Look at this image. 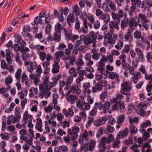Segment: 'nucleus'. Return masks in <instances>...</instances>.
Instances as JSON below:
<instances>
[{"instance_id":"obj_1","label":"nucleus","mask_w":152,"mask_h":152,"mask_svg":"<svg viewBox=\"0 0 152 152\" xmlns=\"http://www.w3.org/2000/svg\"><path fill=\"white\" fill-rule=\"evenodd\" d=\"M138 22L139 20L137 17L129 19V18L125 17L121 22V28L122 29L124 30L129 26L130 28L134 29L137 26Z\"/></svg>"},{"instance_id":"obj_2","label":"nucleus","mask_w":152,"mask_h":152,"mask_svg":"<svg viewBox=\"0 0 152 152\" xmlns=\"http://www.w3.org/2000/svg\"><path fill=\"white\" fill-rule=\"evenodd\" d=\"M80 131V129L77 126L72 127V129H67L68 135L63 137L64 142L67 143H70L71 140L74 141L75 140L78 136V133Z\"/></svg>"},{"instance_id":"obj_3","label":"nucleus","mask_w":152,"mask_h":152,"mask_svg":"<svg viewBox=\"0 0 152 152\" xmlns=\"http://www.w3.org/2000/svg\"><path fill=\"white\" fill-rule=\"evenodd\" d=\"M88 102L83 103L81 104L80 102H78V104L77 106L79 108L81 109L83 111L88 110L90 109L91 106L93 104L94 102V100L91 97H88L87 99Z\"/></svg>"},{"instance_id":"obj_4","label":"nucleus","mask_w":152,"mask_h":152,"mask_svg":"<svg viewBox=\"0 0 152 152\" xmlns=\"http://www.w3.org/2000/svg\"><path fill=\"white\" fill-rule=\"evenodd\" d=\"M131 84L130 82H126L123 83L121 85V88L120 92L121 94L129 96L131 93L130 91L132 89L130 86Z\"/></svg>"},{"instance_id":"obj_5","label":"nucleus","mask_w":152,"mask_h":152,"mask_svg":"<svg viewBox=\"0 0 152 152\" xmlns=\"http://www.w3.org/2000/svg\"><path fill=\"white\" fill-rule=\"evenodd\" d=\"M120 23L118 22L111 21L109 22V26L110 29V32L114 33L115 30H118L119 29V25Z\"/></svg>"},{"instance_id":"obj_6","label":"nucleus","mask_w":152,"mask_h":152,"mask_svg":"<svg viewBox=\"0 0 152 152\" xmlns=\"http://www.w3.org/2000/svg\"><path fill=\"white\" fill-rule=\"evenodd\" d=\"M107 138L104 137H102L100 142L99 145V147L100 148L99 150V152H104L106 148V147L105 146L107 143Z\"/></svg>"},{"instance_id":"obj_7","label":"nucleus","mask_w":152,"mask_h":152,"mask_svg":"<svg viewBox=\"0 0 152 152\" xmlns=\"http://www.w3.org/2000/svg\"><path fill=\"white\" fill-rule=\"evenodd\" d=\"M39 96L41 98H43L44 96L45 98H48L50 95L51 93L49 91L50 90L49 89L44 88L43 89H39Z\"/></svg>"},{"instance_id":"obj_8","label":"nucleus","mask_w":152,"mask_h":152,"mask_svg":"<svg viewBox=\"0 0 152 152\" xmlns=\"http://www.w3.org/2000/svg\"><path fill=\"white\" fill-rule=\"evenodd\" d=\"M109 118L108 116H106L96 120L94 121V124L96 126H99L104 124L105 121L109 119Z\"/></svg>"},{"instance_id":"obj_9","label":"nucleus","mask_w":152,"mask_h":152,"mask_svg":"<svg viewBox=\"0 0 152 152\" xmlns=\"http://www.w3.org/2000/svg\"><path fill=\"white\" fill-rule=\"evenodd\" d=\"M81 92V91L79 88V87L77 85H74L72 86L69 89V91L67 92L66 96H67L70 93H73L75 94H79Z\"/></svg>"},{"instance_id":"obj_10","label":"nucleus","mask_w":152,"mask_h":152,"mask_svg":"<svg viewBox=\"0 0 152 152\" xmlns=\"http://www.w3.org/2000/svg\"><path fill=\"white\" fill-rule=\"evenodd\" d=\"M138 19L139 20V22L137 24V26H139L141 30L143 31L145 29L146 30H147L148 29V27L150 23V21L149 20H148L142 22L141 23L142 24H141L140 23V19L138 18Z\"/></svg>"},{"instance_id":"obj_11","label":"nucleus","mask_w":152,"mask_h":152,"mask_svg":"<svg viewBox=\"0 0 152 152\" xmlns=\"http://www.w3.org/2000/svg\"><path fill=\"white\" fill-rule=\"evenodd\" d=\"M14 37L15 38V41H16L17 43L20 44L22 47H25L26 45V42L23 40L21 36L18 34H15Z\"/></svg>"},{"instance_id":"obj_12","label":"nucleus","mask_w":152,"mask_h":152,"mask_svg":"<svg viewBox=\"0 0 152 152\" xmlns=\"http://www.w3.org/2000/svg\"><path fill=\"white\" fill-rule=\"evenodd\" d=\"M129 130L127 128L125 129L123 131L120 132L118 134L116 138L118 139H121L127 136L129 133Z\"/></svg>"},{"instance_id":"obj_13","label":"nucleus","mask_w":152,"mask_h":152,"mask_svg":"<svg viewBox=\"0 0 152 152\" xmlns=\"http://www.w3.org/2000/svg\"><path fill=\"white\" fill-rule=\"evenodd\" d=\"M102 85L97 83L92 87V92L93 93H95L102 91Z\"/></svg>"},{"instance_id":"obj_14","label":"nucleus","mask_w":152,"mask_h":152,"mask_svg":"<svg viewBox=\"0 0 152 152\" xmlns=\"http://www.w3.org/2000/svg\"><path fill=\"white\" fill-rule=\"evenodd\" d=\"M80 39H83L84 44L86 46H87L90 44L93 43L90 36H84L82 35L80 37Z\"/></svg>"},{"instance_id":"obj_15","label":"nucleus","mask_w":152,"mask_h":152,"mask_svg":"<svg viewBox=\"0 0 152 152\" xmlns=\"http://www.w3.org/2000/svg\"><path fill=\"white\" fill-rule=\"evenodd\" d=\"M33 118V116L31 115L28 114V112L27 110L26 111L23 116L22 121H25L24 123L26 124L28 121L32 120Z\"/></svg>"},{"instance_id":"obj_16","label":"nucleus","mask_w":152,"mask_h":152,"mask_svg":"<svg viewBox=\"0 0 152 152\" xmlns=\"http://www.w3.org/2000/svg\"><path fill=\"white\" fill-rule=\"evenodd\" d=\"M88 140V134L87 131H84L82 137H80L79 139V142L80 144L84 143V141H87Z\"/></svg>"},{"instance_id":"obj_17","label":"nucleus","mask_w":152,"mask_h":152,"mask_svg":"<svg viewBox=\"0 0 152 152\" xmlns=\"http://www.w3.org/2000/svg\"><path fill=\"white\" fill-rule=\"evenodd\" d=\"M62 112L66 117H72L74 114V112L71 108H69L67 110L66 109H64Z\"/></svg>"},{"instance_id":"obj_18","label":"nucleus","mask_w":152,"mask_h":152,"mask_svg":"<svg viewBox=\"0 0 152 152\" xmlns=\"http://www.w3.org/2000/svg\"><path fill=\"white\" fill-rule=\"evenodd\" d=\"M75 20V15L73 13H71L68 16L67 21V23L70 26L71 23H74Z\"/></svg>"},{"instance_id":"obj_19","label":"nucleus","mask_w":152,"mask_h":152,"mask_svg":"<svg viewBox=\"0 0 152 152\" xmlns=\"http://www.w3.org/2000/svg\"><path fill=\"white\" fill-rule=\"evenodd\" d=\"M42 121L41 118H37V123L35 126V129L39 132H42Z\"/></svg>"},{"instance_id":"obj_20","label":"nucleus","mask_w":152,"mask_h":152,"mask_svg":"<svg viewBox=\"0 0 152 152\" xmlns=\"http://www.w3.org/2000/svg\"><path fill=\"white\" fill-rule=\"evenodd\" d=\"M99 18L100 19L103 20L106 24L108 23L110 20L109 15L104 13L102 14Z\"/></svg>"},{"instance_id":"obj_21","label":"nucleus","mask_w":152,"mask_h":152,"mask_svg":"<svg viewBox=\"0 0 152 152\" xmlns=\"http://www.w3.org/2000/svg\"><path fill=\"white\" fill-rule=\"evenodd\" d=\"M53 58V56L50 54H47L46 58L47 61L44 62L42 64L43 66L45 67H48L50 64L49 61Z\"/></svg>"},{"instance_id":"obj_22","label":"nucleus","mask_w":152,"mask_h":152,"mask_svg":"<svg viewBox=\"0 0 152 152\" xmlns=\"http://www.w3.org/2000/svg\"><path fill=\"white\" fill-rule=\"evenodd\" d=\"M65 28L64 26L59 22H58L55 26V32L61 33V30L62 29L64 31Z\"/></svg>"},{"instance_id":"obj_23","label":"nucleus","mask_w":152,"mask_h":152,"mask_svg":"<svg viewBox=\"0 0 152 152\" xmlns=\"http://www.w3.org/2000/svg\"><path fill=\"white\" fill-rule=\"evenodd\" d=\"M106 73L107 74L109 75V78L112 79H114L115 78L118 79L119 76L117 73H114L113 72H110V71L106 70Z\"/></svg>"},{"instance_id":"obj_24","label":"nucleus","mask_w":152,"mask_h":152,"mask_svg":"<svg viewBox=\"0 0 152 152\" xmlns=\"http://www.w3.org/2000/svg\"><path fill=\"white\" fill-rule=\"evenodd\" d=\"M129 129L131 134L135 135L138 132V129L135 125H130Z\"/></svg>"},{"instance_id":"obj_25","label":"nucleus","mask_w":152,"mask_h":152,"mask_svg":"<svg viewBox=\"0 0 152 152\" xmlns=\"http://www.w3.org/2000/svg\"><path fill=\"white\" fill-rule=\"evenodd\" d=\"M36 75L31 74L29 75V77L31 79L33 80L34 84L37 86L39 85V79Z\"/></svg>"},{"instance_id":"obj_26","label":"nucleus","mask_w":152,"mask_h":152,"mask_svg":"<svg viewBox=\"0 0 152 152\" xmlns=\"http://www.w3.org/2000/svg\"><path fill=\"white\" fill-rule=\"evenodd\" d=\"M49 80L47 77H45L43 79V83L39 85V89H43L44 88H47L48 86Z\"/></svg>"},{"instance_id":"obj_27","label":"nucleus","mask_w":152,"mask_h":152,"mask_svg":"<svg viewBox=\"0 0 152 152\" xmlns=\"http://www.w3.org/2000/svg\"><path fill=\"white\" fill-rule=\"evenodd\" d=\"M65 35L66 36V39L67 40H70L71 37L72 35V31L70 30L65 28L64 30Z\"/></svg>"},{"instance_id":"obj_28","label":"nucleus","mask_w":152,"mask_h":152,"mask_svg":"<svg viewBox=\"0 0 152 152\" xmlns=\"http://www.w3.org/2000/svg\"><path fill=\"white\" fill-rule=\"evenodd\" d=\"M126 116L124 114H122L119 116L117 120V124H122L126 119Z\"/></svg>"},{"instance_id":"obj_29","label":"nucleus","mask_w":152,"mask_h":152,"mask_svg":"<svg viewBox=\"0 0 152 152\" xmlns=\"http://www.w3.org/2000/svg\"><path fill=\"white\" fill-rule=\"evenodd\" d=\"M29 138V139L28 137L26 136L25 137H24L23 138L20 139V140H24L26 144L29 145V146H31L33 144V138Z\"/></svg>"},{"instance_id":"obj_30","label":"nucleus","mask_w":152,"mask_h":152,"mask_svg":"<svg viewBox=\"0 0 152 152\" xmlns=\"http://www.w3.org/2000/svg\"><path fill=\"white\" fill-rule=\"evenodd\" d=\"M74 48V46L72 43H70L68 45V48L65 50V54L67 55H69L71 53V50Z\"/></svg>"},{"instance_id":"obj_31","label":"nucleus","mask_w":152,"mask_h":152,"mask_svg":"<svg viewBox=\"0 0 152 152\" xmlns=\"http://www.w3.org/2000/svg\"><path fill=\"white\" fill-rule=\"evenodd\" d=\"M78 99V97L77 95H70L69 97H67V99L68 101H69L71 104H73L75 103V101L77 100Z\"/></svg>"},{"instance_id":"obj_32","label":"nucleus","mask_w":152,"mask_h":152,"mask_svg":"<svg viewBox=\"0 0 152 152\" xmlns=\"http://www.w3.org/2000/svg\"><path fill=\"white\" fill-rule=\"evenodd\" d=\"M46 118L47 120L45 121V124H52L53 127H56V122L55 121H51V120L49 118V116L48 115H47L46 116Z\"/></svg>"},{"instance_id":"obj_33","label":"nucleus","mask_w":152,"mask_h":152,"mask_svg":"<svg viewBox=\"0 0 152 152\" xmlns=\"http://www.w3.org/2000/svg\"><path fill=\"white\" fill-rule=\"evenodd\" d=\"M134 38L137 39H141V41L143 42L144 38L142 36V33L140 31H136L134 33Z\"/></svg>"},{"instance_id":"obj_34","label":"nucleus","mask_w":152,"mask_h":152,"mask_svg":"<svg viewBox=\"0 0 152 152\" xmlns=\"http://www.w3.org/2000/svg\"><path fill=\"white\" fill-rule=\"evenodd\" d=\"M37 64L36 62H32L31 63L30 66L27 68V69L28 71L31 73L33 72V70L34 69L37 67Z\"/></svg>"},{"instance_id":"obj_35","label":"nucleus","mask_w":152,"mask_h":152,"mask_svg":"<svg viewBox=\"0 0 152 152\" xmlns=\"http://www.w3.org/2000/svg\"><path fill=\"white\" fill-rule=\"evenodd\" d=\"M90 86V83L89 82H86L84 83L83 86V88L86 90V92L89 94H90L91 92V90L89 89V88Z\"/></svg>"},{"instance_id":"obj_36","label":"nucleus","mask_w":152,"mask_h":152,"mask_svg":"<svg viewBox=\"0 0 152 152\" xmlns=\"http://www.w3.org/2000/svg\"><path fill=\"white\" fill-rule=\"evenodd\" d=\"M96 144V142L94 140H91L88 144L89 151H92L94 149Z\"/></svg>"},{"instance_id":"obj_37","label":"nucleus","mask_w":152,"mask_h":152,"mask_svg":"<svg viewBox=\"0 0 152 152\" xmlns=\"http://www.w3.org/2000/svg\"><path fill=\"white\" fill-rule=\"evenodd\" d=\"M22 72V69L20 68H19L15 74V77L18 82L20 81V77Z\"/></svg>"},{"instance_id":"obj_38","label":"nucleus","mask_w":152,"mask_h":152,"mask_svg":"<svg viewBox=\"0 0 152 152\" xmlns=\"http://www.w3.org/2000/svg\"><path fill=\"white\" fill-rule=\"evenodd\" d=\"M52 72L54 73H57L59 72V69L60 66L59 64H53V65Z\"/></svg>"},{"instance_id":"obj_39","label":"nucleus","mask_w":152,"mask_h":152,"mask_svg":"<svg viewBox=\"0 0 152 152\" xmlns=\"http://www.w3.org/2000/svg\"><path fill=\"white\" fill-rule=\"evenodd\" d=\"M61 33L55 32L54 36L53 39L56 40L58 42H60L61 40Z\"/></svg>"},{"instance_id":"obj_40","label":"nucleus","mask_w":152,"mask_h":152,"mask_svg":"<svg viewBox=\"0 0 152 152\" xmlns=\"http://www.w3.org/2000/svg\"><path fill=\"white\" fill-rule=\"evenodd\" d=\"M139 121V118L137 117H134V118H129V123L130 125H135L134 123H138Z\"/></svg>"},{"instance_id":"obj_41","label":"nucleus","mask_w":152,"mask_h":152,"mask_svg":"<svg viewBox=\"0 0 152 152\" xmlns=\"http://www.w3.org/2000/svg\"><path fill=\"white\" fill-rule=\"evenodd\" d=\"M112 16L113 19L115 20L114 21L118 22L120 23V17L117 14H116L114 12H113L112 13Z\"/></svg>"},{"instance_id":"obj_42","label":"nucleus","mask_w":152,"mask_h":152,"mask_svg":"<svg viewBox=\"0 0 152 152\" xmlns=\"http://www.w3.org/2000/svg\"><path fill=\"white\" fill-rule=\"evenodd\" d=\"M102 101L101 102H96L94 105V107L97 110L98 109L99 110H101L103 107V104L102 102Z\"/></svg>"},{"instance_id":"obj_43","label":"nucleus","mask_w":152,"mask_h":152,"mask_svg":"<svg viewBox=\"0 0 152 152\" xmlns=\"http://www.w3.org/2000/svg\"><path fill=\"white\" fill-rule=\"evenodd\" d=\"M117 37V35L116 34H113V36H112V35H111L110 37V38L108 39L109 43H111L113 44L114 43Z\"/></svg>"},{"instance_id":"obj_44","label":"nucleus","mask_w":152,"mask_h":152,"mask_svg":"<svg viewBox=\"0 0 152 152\" xmlns=\"http://www.w3.org/2000/svg\"><path fill=\"white\" fill-rule=\"evenodd\" d=\"M141 75L139 72H137L135 74H134L133 77H132L134 83H137L138 81L139 76Z\"/></svg>"},{"instance_id":"obj_45","label":"nucleus","mask_w":152,"mask_h":152,"mask_svg":"<svg viewBox=\"0 0 152 152\" xmlns=\"http://www.w3.org/2000/svg\"><path fill=\"white\" fill-rule=\"evenodd\" d=\"M69 73L70 74H72V76L74 77H76L77 75L75 69L74 67H72L71 68L69 71Z\"/></svg>"},{"instance_id":"obj_46","label":"nucleus","mask_w":152,"mask_h":152,"mask_svg":"<svg viewBox=\"0 0 152 152\" xmlns=\"http://www.w3.org/2000/svg\"><path fill=\"white\" fill-rule=\"evenodd\" d=\"M104 128H102V127L99 129L96 134V137L97 138H99L100 137V136L103 134L104 131Z\"/></svg>"},{"instance_id":"obj_47","label":"nucleus","mask_w":152,"mask_h":152,"mask_svg":"<svg viewBox=\"0 0 152 152\" xmlns=\"http://www.w3.org/2000/svg\"><path fill=\"white\" fill-rule=\"evenodd\" d=\"M39 55L40 58L42 61H44L47 57V55H46V53L44 51L40 52Z\"/></svg>"},{"instance_id":"obj_48","label":"nucleus","mask_w":152,"mask_h":152,"mask_svg":"<svg viewBox=\"0 0 152 152\" xmlns=\"http://www.w3.org/2000/svg\"><path fill=\"white\" fill-rule=\"evenodd\" d=\"M132 33L130 30H129L124 35V39L125 41H128L131 37Z\"/></svg>"},{"instance_id":"obj_49","label":"nucleus","mask_w":152,"mask_h":152,"mask_svg":"<svg viewBox=\"0 0 152 152\" xmlns=\"http://www.w3.org/2000/svg\"><path fill=\"white\" fill-rule=\"evenodd\" d=\"M94 118L93 117H89L88 118V121L86 125V127L87 128H88L92 124L93 122H94Z\"/></svg>"},{"instance_id":"obj_50","label":"nucleus","mask_w":152,"mask_h":152,"mask_svg":"<svg viewBox=\"0 0 152 152\" xmlns=\"http://www.w3.org/2000/svg\"><path fill=\"white\" fill-rule=\"evenodd\" d=\"M104 61L106 62L109 61L110 63H112L113 61V56L110 54L107 56L106 57L104 56Z\"/></svg>"},{"instance_id":"obj_51","label":"nucleus","mask_w":152,"mask_h":152,"mask_svg":"<svg viewBox=\"0 0 152 152\" xmlns=\"http://www.w3.org/2000/svg\"><path fill=\"white\" fill-rule=\"evenodd\" d=\"M135 51L140 58H143V53L140 48H136L135 49Z\"/></svg>"},{"instance_id":"obj_52","label":"nucleus","mask_w":152,"mask_h":152,"mask_svg":"<svg viewBox=\"0 0 152 152\" xmlns=\"http://www.w3.org/2000/svg\"><path fill=\"white\" fill-rule=\"evenodd\" d=\"M138 17L140 19H141L140 20L141 22L148 20L145 14L142 13L139 14Z\"/></svg>"},{"instance_id":"obj_53","label":"nucleus","mask_w":152,"mask_h":152,"mask_svg":"<svg viewBox=\"0 0 152 152\" xmlns=\"http://www.w3.org/2000/svg\"><path fill=\"white\" fill-rule=\"evenodd\" d=\"M13 81V79L11 76L10 75L7 77L5 80V83L6 85L11 84Z\"/></svg>"},{"instance_id":"obj_54","label":"nucleus","mask_w":152,"mask_h":152,"mask_svg":"<svg viewBox=\"0 0 152 152\" xmlns=\"http://www.w3.org/2000/svg\"><path fill=\"white\" fill-rule=\"evenodd\" d=\"M55 57L58 58H62L64 56V53L61 51H58L56 52L55 53Z\"/></svg>"},{"instance_id":"obj_55","label":"nucleus","mask_w":152,"mask_h":152,"mask_svg":"<svg viewBox=\"0 0 152 152\" xmlns=\"http://www.w3.org/2000/svg\"><path fill=\"white\" fill-rule=\"evenodd\" d=\"M1 137L4 140H7L10 137V135L7 133H4V134H0Z\"/></svg>"},{"instance_id":"obj_56","label":"nucleus","mask_w":152,"mask_h":152,"mask_svg":"<svg viewBox=\"0 0 152 152\" xmlns=\"http://www.w3.org/2000/svg\"><path fill=\"white\" fill-rule=\"evenodd\" d=\"M70 122L69 121L65 120L61 122V124L63 129H65L66 127H68L69 126Z\"/></svg>"},{"instance_id":"obj_57","label":"nucleus","mask_w":152,"mask_h":152,"mask_svg":"<svg viewBox=\"0 0 152 152\" xmlns=\"http://www.w3.org/2000/svg\"><path fill=\"white\" fill-rule=\"evenodd\" d=\"M43 21V19H41L38 16L36 17L34 19V23L36 24L41 23Z\"/></svg>"},{"instance_id":"obj_58","label":"nucleus","mask_w":152,"mask_h":152,"mask_svg":"<svg viewBox=\"0 0 152 152\" xmlns=\"http://www.w3.org/2000/svg\"><path fill=\"white\" fill-rule=\"evenodd\" d=\"M19 134L20 135V138L21 139L26 137L27 134V131L25 129H21L19 131Z\"/></svg>"},{"instance_id":"obj_59","label":"nucleus","mask_w":152,"mask_h":152,"mask_svg":"<svg viewBox=\"0 0 152 152\" xmlns=\"http://www.w3.org/2000/svg\"><path fill=\"white\" fill-rule=\"evenodd\" d=\"M120 109V111L122 113H124L126 110L124 106V102L120 101V104L119 106V109Z\"/></svg>"},{"instance_id":"obj_60","label":"nucleus","mask_w":152,"mask_h":152,"mask_svg":"<svg viewBox=\"0 0 152 152\" xmlns=\"http://www.w3.org/2000/svg\"><path fill=\"white\" fill-rule=\"evenodd\" d=\"M120 104V101H118L116 102L112 106V110H119V106Z\"/></svg>"},{"instance_id":"obj_61","label":"nucleus","mask_w":152,"mask_h":152,"mask_svg":"<svg viewBox=\"0 0 152 152\" xmlns=\"http://www.w3.org/2000/svg\"><path fill=\"white\" fill-rule=\"evenodd\" d=\"M123 45V43L122 41L119 40L117 44L115 45V47L118 50H121L122 48Z\"/></svg>"},{"instance_id":"obj_62","label":"nucleus","mask_w":152,"mask_h":152,"mask_svg":"<svg viewBox=\"0 0 152 152\" xmlns=\"http://www.w3.org/2000/svg\"><path fill=\"white\" fill-rule=\"evenodd\" d=\"M87 18L88 20L91 23H94V21L95 19L94 15L88 13L87 15Z\"/></svg>"},{"instance_id":"obj_63","label":"nucleus","mask_w":152,"mask_h":152,"mask_svg":"<svg viewBox=\"0 0 152 152\" xmlns=\"http://www.w3.org/2000/svg\"><path fill=\"white\" fill-rule=\"evenodd\" d=\"M97 112V110L95 109L94 107L89 112V115L90 116H95Z\"/></svg>"},{"instance_id":"obj_64","label":"nucleus","mask_w":152,"mask_h":152,"mask_svg":"<svg viewBox=\"0 0 152 152\" xmlns=\"http://www.w3.org/2000/svg\"><path fill=\"white\" fill-rule=\"evenodd\" d=\"M59 149L62 152H67L69 150L68 148L65 145H61L59 146Z\"/></svg>"}]
</instances>
